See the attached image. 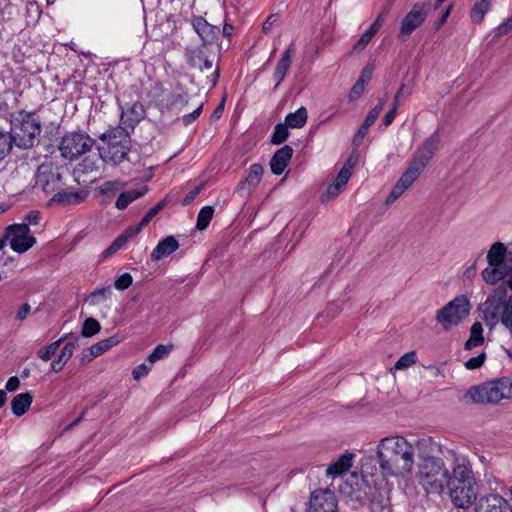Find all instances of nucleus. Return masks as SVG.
I'll return each instance as SVG.
<instances>
[{
	"mask_svg": "<svg viewBox=\"0 0 512 512\" xmlns=\"http://www.w3.org/2000/svg\"><path fill=\"white\" fill-rule=\"evenodd\" d=\"M415 448L400 435L382 438L376 446V457L384 477L399 478L408 475L415 464Z\"/></svg>",
	"mask_w": 512,
	"mask_h": 512,
	"instance_id": "f257e3e1",
	"label": "nucleus"
},
{
	"mask_svg": "<svg viewBox=\"0 0 512 512\" xmlns=\"http://www.w3.org/2000/svg\"><path fill=\"white\" fill-rule=\"evenodd\" d=\"M449 474L445 493L456 508H470L477 499L478 484L469 458L456 456Z\"/></svg>",
	"mask_w": 512,
	"mask_h": 512,
	"instance_id": "f03ea898",
	"label": "nucleus"
},
{
	"mask_svg": "<svg viewBox=\"0 0 512 512\" xmlns=\"http://www.w3.org/2000/svg\"><path fill=\"white\" fill-rule=\"evenodd\" d=\"M438 144L439 136L436 133L424 141L416 151L405 172L392 188L385 201L386 205H390L397 200L418 179L428 162L432 159Z\"/></svg>",
	"mask_w": 512,
	"mask_h": 512,
	"instance_id": "7ed1b4c3",
	"label": "nucleus"
},
{
	"mask_svg": "<svg viewBox=\"0 0 512 512\" xmlns=\"http://www.w3.org/2000/svg\"><path fill=\"white\" fill-rule=\"evenodd\" d=\"M507 294L504 286L494 289L480 304L479 311L490 331L501 324L508 336L512 338V296Z\"/></svg>",
	"mask_w": 512,
	"mask_h": 512,
	"instance_id": "20e7f679",
	"label": "nucleus"
},
{
	"mask_svg": "<svg viewBox=\"0 0 512 512\" xmlns=\"http://www.w3.org/2000/svg\"><path fill=\"white\" fill-rule=\"evenodd\" d=\"M487 266L481 271L482 280L490 286L507 278V285L512 291V255L501 242L493 243L486 255Z\"/></svg>",
	"mask_w": 512,
	"mask_h": 512,
	"instance_id": "39448f33",
	"label": "nucleus"
},
{
	"mask_svg": "<svg viewBox=\"0 0 512 512\" xmlns=\"http://www.w3.org/2000/svg\"><path fill=\"white\" fill-rule=\"evenodd\" d=\"M450 467L441 458L431 457L420 466L416 478L426 495L443 496L447 485Z\"/></svg>",
	"mask_w": 512,
	"mask_h": 512,
	"instance_id": "423d86ee",
	"label": "nucleus"
},
{
	"mask_svg": "<svg viewBox=\"0 0 512 512\" xmlns=\"http://www.w3.org/2000/svg\"><path fill=\"white\" fill-rule=\"evenodd\" d=\"M102 144L98 147L99 157L110 165L122 163L130 151V136L121 126L108 129L101 134Z\"/></svg>",
	"mask_w": 512,
	"mask_h": 512,
	"instance_id": "0eeeda50",
	"label": "nucleus"
},
{
	"mask_svg": "<svg viewBox=\"0 0 512 512\" xmlns=\"http://www.w3.org/2000/svg\"><path fill=\"white\" fill-rule=\"evenodd\" d=\"M12 132L18 147L31 148L41 133L39 117L33 112L19 111L12 120Z\"/></svg>",
	"mask_w": 512,
	"mask_h": 512,
	"instance_id": "6e6552de",
	"label": "nucleus"
},
{
	"mask_svg": "<svg viewBox=\"0 0 512 512\" xmlns=\"http://www.w3.org/2000/svg\"><path fill=\"white\" fill-rule=\"evenodd\" d=\"M471 305L466 295L456 296L436 313L437 323L449 331L458 326L470 313Z\"/></svg>",
	"mask_w": 512,
	"mask_h": 512,
	"instance_id": "1a4fd4ad",
	"label": "nucleus"
},
{
	"mask_svg": "<svg viewBox=\"0 0 512 512\" xmlns=\"http://www.w3.org/2000/svg\"><path fill=\"white\" fill-rule=\"evenodd\" d=\"M94 142V139L85 132H68L64 134L59 143V151L64 159L75 161L89 152Z\"/></svg>",
	"mask_w": 512,
	"mask_h": 512,
	"instance_id": "9d476101",
	"label": "nucleus"
},
{
	"mask_svg": "<svg viewBox=\"0 0 512 512\" xmlns=\"http://www.w3.org/2000/svg\"><path fill=\"white\" fill-rule=\"evenodd\" d=\"M431 5V0H425L412 5L411 9L405 14L400 23L398 32L400 39L407 40L416 29L423 25L431 9Z\"/></svg>",
	"mask_w": 512,
	"mask_h": 512,
	"instance_id": "9b49d317",
	"label": "nucleus"
},
{
	"mask_svg": "<svg viewBox=\"0 0 512 512\" xmlns=\"http://www.w3.org/2000/svg\"><path fill=\"white\" fill-rule=\"evenodd\" d=\"M501 378L484 382L469 388L465 394L472 402L477 404H497L504 400Z\"/></svg>",
	"mask_w": 512,
	"mask_h": 512,
	"instance_id": "f8f14e48",
	"label": "nucleus"
},
{
	"mask_svg": "<svg viewBox=\"0 0 512 512\" xmlns=\"http://www.w3.org/2000/svg\"><path fill=\"white\" fill-rule=\"evenodd\" d=\"M5 239L10 248L16 253H25L36 243V239L30 233V228L18 223L9 225L5 231Z\"/></svg>",
	"mask_w": 512,
	"mask_h": 512,
	"instance_id": "ddd939ff",
	"label": "nucleus"
},
{
	"mask_svg": "<svg viewBox=\"0 0 512 512\" xmlns=\"http://www.w3.org/2000/svg\"><path fill=\"white\" fill-rule=\"evenodd\" d=\"M356 160L352 157L348 158L344 163L336 177L333 179L331 184L328 186L326 191L321 196L322 202H328L334 200L338 195L341 194L349 179L352 176L353 169L355 167Z\"/></svg>",
	"mask_w": 512,
	"mask_h": 512,
	"instance_id": "4468645a",
	"label": "nucleus"
},
{
	"mask_svg": "<svg viewBox=\"0 0 512 512\" xmlns=\"http://www.w3.org/2000/svg\"><path fill=\"white\" fill-rule=\"evenodd\" d=\"M338 501L329 489H318L311 493L308 512H337Z\"/></svg>",
	"mask_w": 512,
	"mask_h": 512,
	"instance_id": "2eb2a0df",
	"label": "nucleus"
},
{
	"mask_svg": "<svg viewBox=\"0 0 512 512\" xmlns=\"http://www.w3.org/2000/svg\"><path fill=\"white\" fill-rule=\"evenodd\" d=\"M146 111L140 102H134L127 108L121 109L120 124L125 130L134 129L135 126L145 118Z\"/></svg>",
	"mask_w": 512,
	"mask_h": 512,
	"instance_id": "dca6fc26",
	"label": "nucleus"
},
{
	"mask_svg": "<svg viewBox=\"0 0 512 512\" xmlns=\"http://www.w3.org/2000/svg\"><path fill=\"white\" fill-rule=\"evenodd\" d=\"M354 458V453L346 451L344 454L340 455L335 461L328 465L326 469V476L331 479H336L343 476L352 467Z\"/></svg>",
	"mask_w": 512,
	"mask_h": 512,
	"instance_id": "f3484780",
	"label": "nucleus"
},
{
	"mask_svg": "<svg viewBox=\"0 0 512 512\" xmlns=\"http://www.w3.org/2000/svg\"><path fill=\"white\" fill-rule=\"evenodd\" d=\"M192 26L204 44L213 43L220 35V28L209 24L201 16L192 19Z\"/></svg>",
	"mask_w": 512,
	"mask_h": 512,
	"instance_id": "a211bd4d",
	"label": "nucleus"
},
{
	"mask_svg": "<svg viewBox=\"0 0 512 512\" xmlns=\"http://www.w3.org/2000/svg\"><path fill=\"white\" fill-rule=\"evenodd\" d=\"M293 155V149L289 145H284L278 149L270 160V169L274 175H281L287 168Z\"/></svg>",
	"mask_w": 512,
	"mask_h": 512,
	"instance_id": "6ab92c4d",
	"label": "nucleus"
},
{
	"mask_svg": "<svg viewBox=\"0 0 512 512\" xmlns=\"http://www.w3.org/2000/svg\"><path fill=\"white\" fill-rule=\"evenodd\" d=\"M179 248L178 240L170 235L161 239L156 247L152 250L150 254V258L152 261L157 262L161 259L168 257L172 253H174Z\"/></svg>",
	"mask_w": 512,
	"mask_h": 512,
	"instance_id": "aec40b11",
	"label": "nucleus"
},
{
	"mask_svg": "<svg viewBox=\"0 0 512 512\" xmlns=\"http://www.w3.org/2000/svg\"><path fill=\"white\" fill-rule=\"evenodd\" d=\"M477 512H512L509 502L498 494L487 495Z\"/></svg>",
	"mask_w": 512,
	"mask_h": 512,
	"instance_id": "412c9836",
	"label": "nucleus"
},
{
	"mask_svg": "<svg viewBox=\"0 0 512 512\" xmlns=\"http://www.w3.org/2000/svg\"><path fill=\"white\" fill-rule=\"evenodd\" d=\"M294 54L293 45H290L281 55L280 60L278 61L275 70H274V78L276 79V87L280 85V83L284 80L290 66L292 63V55Z\"/></svg>",
	"mask_w": 512,
	"mask_h": 512,
	"instance_id": "4be33fe9",
	"label": "nucleus"
},
{
	"mask_svg": "<svg viewBox=\"0 0 512 512\" xmlns=\"http://www.w3.org/2000/svg\"><path fill=\"white\" fill-rule=\"evenodd\" d=\"M85 198L84 191L61 190L54 194L50 201L61 205H71L81 203Z\"/></svg>",
	"mask_w": 512,
	"mask_h": 512,
	"instance_id": "5701e85b",
	"label": "nucleus"
},
{
	"mask_svg": "<svg viewBox=\"0 0 512 512\" xmlns=\"http://www.w3.org/2000/svg\"><path fill=\"white\" fill-rule=\"evenodd\" d=\"M384 107V101L381 100L374 108H372L367 114L363 124L360 126L359 130L354 136V141H361L365 135L367 134L370 126L373 125L375 120L380 115L382 109Z\"/></svg>",
	"mask_w": 512,
	"mask_h": 512,
	"instance_id": "b1692460",
	"label": "nucleus"
},
{
	"mask_svg": "<svg viewBox=\"0 0 512 512\" xmlns=\"http://www.w3.org/2000/svg\"><path fill=\"white\" fill-rule=\"evenodd\" d=\"M121 339L118 336H111L107 339H103L101 341H98L97 343L93 344L89 348V355L85 356V358L88 361L93 360L94 358L98 357L99 355L103 354L110 348L116 346L119 344Z\"/></svg>",
	"mask_w": 512,
	"mask_h": 512,
	"instance_id": "393cba45",
	"label": "nucleus"
},
{
	"mask_svg": "<svg viewBox=\"0 0 512 512\" xmlns=\"http://www.w3.org/2000/svg\"><path fill=\"white\" fill-rule=\"evenodd\" d=\"M493 0H475L470 10V20L473 24H481L485 15L491 10Z\"/></svg>",
	"mask_w": 512,
	"mask_h": 512,
	"instance_id": "a878e982",
	"label": "nucleus"
},
{
	"mask_svg": "<svg viewBox=\"0 0 512 512\" xmlns=\"http://www.w3.org/2000/svg\"><path fill=\"white\" fill-rule=\"evenodd\" d=\"M33 401V397L30 393H20L13 397L11 401V409L15 416L24 415L30 408Z\"/></svg>",
	"mask_w": 512,
	"mask_h": 512,
	"instance_id": "bb28decb",
	"label": "nucleus"
},
{
	"mask_svg": "<svg viewBox=\"0 0 512 512\" xmlns=\"http://www.w3.org/2000/svg\"><path fill=\"white\" fill-rule=\"evenodd\" d=\"M146 192V187L124 191L118 196L115 202V207L118 210H124L128 207L130 203L144 196Z\"/></svg>",
	"mask_w": 512,
	"mask_h": 512,
	"instance_id": "cd10ccee",
	"label": "nucleus"
},
{
	"mask_svg": "<svg viewBox=\"0 0 512 512\" xmlns=\"http://www.w3.org/2000/svg\"><path fill=\"white\" fill-rule=\"evenodd\" d=\"M483 343V326L480 322H475L470 327V335L469 338L464 343V349L469 351L475 347L483 345Z\"/></svg>",
	"mask_w": 512,
	"mask_h": 512,
	"instance_id": "c85d7f7f",
	"label": "nucleus"
},
{
	"mask_svg": "<svg viewBox=\"0 0 512 512\" xmlns=\"http://www.w3.org/2000/svg\"><path fill=\"white\" fill-rule=\"evenodd\" d=\"M75 345L73 343H67L62 348L60 354L52 361L51 370L55 373L60 372L67 361L72 357L74 353Z\"/></svg>",
	"mask_w": 512,
	"mask_h": 512,
	"instance_id": "c756f323",
	"label": "nucleus"
},
{
	"mask_svg": "<svg viewBox=\"0 0 512 512\" xmlns=\"http://www.w3.org/2000/svg\"><path fill=\"white\" fill-rule=\"evenodd\" d=\"M308 119L307 109L302 106L296 111L288 113L285 117V124L290 128H302Z\"/></svg>",
	"mask_w": 512,
	"mask_h": 512,
	"instance_id": "7c9ffc66",
	"label": "nucleus"
},
{
	"mask_svg": "<svg viewBox=\"0 0 512 512\" xmlns=\"http://www.w3.org/2000/svg\"><path fill=\"white\" fill-rule=\"evenodd\" d=\"M263 171V166L261 164L256 163L251 165L248 174L241 185L248 184L251 187H256L261 182Z\"/></svg>",
	"mask_w": 512,
	"mask_h": 512,
	"instance_id": "2f4dec72",
	"label": "nucleus"
},
{
	"mask_svg": "<svg viewBox=\"0 0 512 512\" xmlns=\"http://www.w3.org/2000/svg\"><path fill=\"white\" fill-rule=\"evenodd\" d=\"M214 214V209L212 206H204L200 209L197 216L196 227L198 230H205L209 223L211 222Z\"/></svg>",
	"mask_w": 512,
	"mask_h": 512,
	"instance_id": "473e14b6",
	"label": "nucleus"
},
{
	"mask_svg": "<svg viewBox=\"0 0 512 512\" xmlns=\"http://www.w3.org/2000/svg\"><path fill=\"white\" fill-rule=\"evenodd\" d=\"M288 128L289 127L285 123L276 124L271 135L270 142L275 145L285 142L289 136Z\"/></svg>",
	"mask_w": 512,
	"mask_h": 512,
	"instance_id": "72a5a7b5",
	"label": "nucleus"
},
{
	"mask_svg": "<svg viewBox=\"0 0 512 512\" xmlns=\"http://www.w3.org/2000/svg\"><path fill=\"white\" fill-rule=\"evenodd\" d=\"M173 349V344H159L153 351L148 355L147 360L150 363H154L160 359L167 357Z\"/></svg>",
	"mask_w": 512,
	"mask_h": 512,
	"instance_id": "f704fd0d",
	"label": "nucleus"
},
{
	"mask_svg": "<svg viewBox=\"0 0 512 512\" xmlns=\"http://www.w3.org/2000/svg\"><path fill=\"white\" fill-rule=\"evenodd\" d=\"M67 338V335L59 338L58 340L52 342L51 344L43 347L39 350L38 357L43 361H48L55 354L56 350L60 346V344Z\"/></svg>",
	"mask_w": 512,
	"mask_h": 512,
	"instance_id": "c9c22d12",
	"label": "nucleus"
},
{
	"mask_svg": "<svg viewBox=\"0 0 512 512\" xmlns=\"http://www.w3.org/2000/svg\"><path fill=\"white\" fill-rule=\"evenodd\" d=\"M417 361L416 351L404 353L394 364L396 370H404L415 364Z\"/></svg>",
	"mask_w": 512,
	"mask_h": 512,
	"instance_id": "e433bc0d",
	"label": "nucleus"
},
{
	"mask_svg": "<svg viewBox=\"0 0 512 512\" xmlns=\"http://www.w3.org/2000/svg\"><path fill=\"white\" fill-rule=\"evenodd\" d=\"M13 141L14 139L10 133L0 130V159L5 158L10 153Z\"/></svg>",
	"mask_w": 512,
	"mask_h": 512,
	"instance_id": "4c0bfd02",
	"label": "nucleus"
},
{
	"mask_svg": "<svg viewBox=\"0 0 512 512\" xmlns=\"http://www.w3.org/2000/svg\"><path fill=\"white\" fill-rule=\"evenodd\" d=\"M100 329V323L96 319L87 318L82 325L81 334L84 337H92L99 333Z\"/></svg>",
	"mask_w": 512,
	"mask_h": 512,
	"instance_id": "58836bf2",
	"label": "nucleus"
},
{
	"mask_svg": "<svg viewBox=\"0 0 512 512\" xmlns=\"http://www.w3.org/2000/svg\"><path fill=\"white\" fill-rule=\"evenodd\" d=\"M375 34L376 33L368 27V29L361 34L358 41L354 44L353 51L362 52L367 47Z\"/></svg>",
	"mask_w": 512,
	"mask_h": 512,
	"instance_id": "ea45409f",
	"label": "nucleus"
},
{
	"mask_svg": "<svg viewBox=\"0 0 512 512\" xmlns=\"http://www.w3.org/2000/svg\"><path fill=\"white\" fill-rule=\"evenodd\" d=\"M133 284V277L130 273L125 272L119 275L114 281V287L118 291H124Z\"/></svg>",
	"mask_w": 512,
	"mask_h": 512,
	"instance_id": "a19ab883",
	"label": "nucleus"
},
{
	"mask_svg": "<svg viewBox=\"0 0 512 512\" xmlns=\"http://www.w3.org/2000/svg\"><path fill=\"white\" fill-rule=\"evenodd\" d=\"M487 354L485 351H482L477 356L471 357L464 362V367L467 370H475L480 368L486 361Z\"/></svg>",
	"mask_w": 512,
	"mask_h": 512,
	"instance_id": "79ce46f5",
	"label": "nucleus"
},
{
	"mask_svg": "<svg viewBox=\"0 0 512 512\" xmlns=\"http://www.w3.org/2000/svg\"><path fill=\"white\" fill-rule=\"evenodd\" d=\"M512 31V14L501 24L493 29L495 38H501Z\"/></svg>",
	"mask_w": 512,
	"mask_h": 512,
	"instance_id": "37998d69",
	"label": "nucleus"
},
{
	"mask_svg": "<svg viewBox=\"0 0 512 512\" xmlns=\"http://www.w3.org/2000/svg\"><path fill=\"white\" fill-rule=\"evenodd\" d=\"M110 292V286L96 288L94 291L91 292L89 296V301L93 305L98 304L100 301L104 300Z\"/></svg>",
	"mask_w": 512,
	"mask_h": 512,
	"instance_id": "c03bdc74",
	"label": "nucleus"
},
{
	"mask_svg": "<svg viewBox=\"0 0 512 512\" xmlns=\"http://www.w3.org/2000/svg\"><path fill=\"white\" fill-rule=\"evenodd\" d=\"M126 244L125 238L118 236L110 246L103 252V257L108 258L119 251Z\"/></svg>",
	"mask_w": 512,
	"mask_h": 512,
	"instance_id": "a18cd8bd",
	"label": "nucleus"
},
{
	"mask_svg": "<svg viewBox=\"0 0 512 512\" xmlns=\"http://www.w3.org/2000/svg\"><path fill=\"white\" fill-rule=\"evenodd\" d=\"M83 173H92L99 170V161L97 158H85L80 164Z\"/></svg>",
	"mask_w": 512,
	"mask_h": 512,
	"instance_id": "49530a36",
	"label": "nucleus"
},
{
	"mask_svg": "<svg viewBox=\"0 0 512 512\" xmlns=\"http://www.w3.org/2000/svg\"><path fill=\"white\" fill-rule=\"evenodd\" d=\"M41 219V215L37 210H31L25 217L23 218V222L19 223L20 225H25L29 228L31 225L36 226L39 224Z\"/></svg>",
	"mask_w": 512,
	"mask_h": 512,
	"instance_id": "de8ad7c7",
	"label": "nucleus"
},
{
	"mask_svg": "<svg viewBox=\"0 0 512 512\" xmlns=\"http://www.w3.org/2000/svg\"><path fill=\"white\" fill-rule=\"evenodd\" d=\"M165 206V201H161L152 207L141 220V226H146L153 219V217L161 211Z\"/></svg>",
	"mask_w": 512,
	"mask_h": 512,
	"instance_id": "09e8293b",
	"label": "nucleus"
},
{
	"mask_svg": "<svg viewBox=\"0 0 512 512\" xmlns=\"http://www.w3.org/2000/svg\"><path fill=\"white\" fill-rule=\"evenodd\" d=\"M203 107H204V104L203 103H200L197 108L192 111L191 113L189 114H185L182 116V122L185 126H188L190 125L191 123H193L201 114L202 110H203Z\"/></svg>",
	"mask_w": 512,
	"mask_h": 512,
	"instance_id": "8fccbe9b",
	"label": "nucleus"
},
{
	"mask_svg": "<svg viewBox=\"0 0 512 512\" xmlns=\"http://www.w3.org/2000/svg\"><path fill=\"white\" fill-rule=\"evenodd\" d=\"M502 392L504 394V399L512 400V378L510 377H502Z\"/></svg>",
	"mask_w": 512,
	"mask_h": 512,
	"instance_id": "3c124183",
	"label": "nucleus"
},
{
	"mask_svg": "<svg viewBox=\"0 0 512 512\" xmlns=\"http://www.w3.org/2000/svg\"><path fill=\"white\" fill-rule=\"evenodd\" d=\"M145 226H141V222L137 225V226H130L128 227L121 235H119L120 237H124L125 238V242L127 243V241L132 238V237H135L136 235H138L141 230L144 228Z\"/></svg>",
	"mask_w": 512,
	"mask_h": 512,
	"instance_id": "603ef678",
	"label": "nucleus"
},
{
	"mask_svg": "<svg viewBox=\"0 0 512 512\" xmlns=\"http://www.w3.org/2000/svg\"><path fill=\"white\" fill-rule=\"evenodd\" d=\"M197 59L199 60V69L201 71L210 70L213 68V61L208 59V57L202 53L197 55Z\"/></svg>",
	"mask_w": 512,
	"mask_h": 512,
	"instance_id": "864d4df0",
	"label": "nucleus"
},
{
	"mask_svg": "<svg viewBox=\"0 0 512 512\" xmlns=\"http://www.w3.org/2000/svg\"><path fill=\"white\" fill-rule=\"evenodd\" d=\"M30 311H31L30 304L23 303L16 313V316H15L16 320L20 321V322L24 321L30 314Z\"/></svg>",
	"mask_w": 512,
	"mask_h": 512,
	"instance_id": "5fc2aeb1",
	"label": "nucleus"
},
{
	"mask_svg": "<svg viewBox=\"0 0 512 512\" xmlns=\"http://www.w3.org/2000/svg\"><path fill=\"white\" fill-rule=\"evenodd\" d=\"M203 186L199 185L195 187L193 190H191L182 200V205L187 206L191 204L195 198L198 196V194L201 192Z\"/></svg>",
	"mask_w": 512,
	"mask_h": 512,
	"instance_id": "6e6d98bb",
	"label": "nucleus"
},
{
	"mask_svg": "<svg viewBox=\"0 0 512 512\" xmlns=\"http://www.w3.org/2000/svg\"><path fill=\"white\" fill-rule=\"evenodd\" d=\"M150 371V367H148L146 364H140L138 365L132 372L133 378L135 380H139L142 377H145L148 375Z\"/></svg>",
	"mask_w": 512,
	"mask_h": 512,
	"instance_id": "4d7b16f0",
	"label": "nucleus"
},
{
	"mask_svg": "<svg viewBox=\"0 0 512 512\" xmlns=\"http://www.w3.org/2000/svg\"><path fill=\"white\" fill-rule=\"evenodd\" d=\"M452 7L448 6L441 14L440 18L435 22L434 28L435 30H439L447 21Z\"/></svg>",
	"mask_w": 512,
	"mask_h": 512,
	"instance_id": "13d9d810",
	"label": "nucleus"
},
{
	"mask_svg": "<svg viewBox=\"0 0 512 512\" xmlns=\"http://www.w3.org/2000/svg\"><path fill=\"white\" fill-rule=\"evenodd\" d=\"M374 64L373 63H369L367 64L362 72H361V75L359 78H361L362 80H365V82H369L372 78V74L374 72Z\"/></svg>",
	"mask_w": 512,
	"mask_h": 512,
	"instance_id": "bf43d9fd",
	"label": "nucleus"
},
{
	"mask_svg": "<svg viewBox=\"0 0 512 512\" xmlns=\"http://www.w3.org/2000/svg\"><path fill=\"white\" fill-rule=\"evenodd\" d=\"M387 13L386 12H382L380 13L376 19L374 20V22L369 26V28L371 30H373L375 33L378 32V30L381 28V26L383 25L384 21H385V17H386Z\"/></svg>",
	"mask_w": 512,
	"mask_h": 512,
	"instance_id": "052dcab7",
	"label": "nucleus"
},
{
	"mask_svg": "<svg viewBox=\"0 0 512 512\" xmlns=\"http://www.w3.org/2000/svg\"><path fill=\"white\" fill-rule=\"evenodd\" d=\"M387 13L386 12H382L380 13L376 19L374 20V22L369 26V28L371 30H373L375 33L378 32V30L381 28V26L383 25L384 21H385V17H386Z\"/></svg>",
	"mask_w": 512,
	"mask_h": 512,
	"instance_id": "680f3d73",
	"label": "nucleus"
},
{
	"mask_svg": "<svg viewBox=\"0 0 512 512\" xmlns=\"http://www.w3.org/2000/svg\"><path fill=\"white\" fill-rule=\"evenodd\" d=\"M20 385V380L17 376L10 377L6 384H5V390L8 392H13L18 389Z\"/></svg>",
	"mask_w": 512,
	"mask_h": 512,
	"instance_id": "e2e57ef3",
	"label": "nucleus"
},
{
	"mask_svg": "<svg viewBox=\"0 0 512 512\" xmlns=\"http://www.w3.org/2000/svg\"><path fill=\"white\" fill-rule=\"evenodd\" d=\"M364 92V89L360 87L357 83H355L348 95L349 101H354L356 98H358L362 93Z\"/></svg>",
	"mask_w": 512,
	"mask_h": 512,
	"instance_id": "0e129e2a",
	"label": "nucleus"
},
{
	"mask_svg": "<svg viewBox=\"0 0 512 512\" xmlns=\"http://www.w3.org/2000/svg\"><path fill=\"white\" fill-rule=\"evenodd\" d=\"M224 111V99L221 101V103L214 109L212 112L210 119L211 121H217L220 119Z\"/></svg>",
	"mask_w": 512,
	"mask_h": 512,
	"instance_id": "69168bd1",
	"label": "nucleus"
},
{
	"mask_svg": "<svg viewBox=\"0 0 512 512\" xmlns=\"http://www.w3.org/2000/svg\"><path fill=\"white\" fill-rule=\"evenodd\" d=\"M396 111L397 109H395V107H392L389 111L386 112L383 118V123L385 126H389L393 122L396 115Z\"/></svg>",
	"mask_w": 512,
	"mask_h": 512,
	"instance_id": "338daca9",
	"label": "nucleus"
},
{
	"mask_svg": "<svg viewBox=\"0 0 512 512\" xmlns=\"http://www.w3.org/2000/svg\"><path fill=\"white\" fill-rule=\"evenodd\" d=\"M275 21H276V20L274 19V16H273V15H272V16H269V17L267 18V20H266V21L263 23V25H262V29H263V31H264L265 33L270 32V31H271V29H272V27H273V24H274V22H275Z\"/></svg>",
	"mask_w": 512,
	"mask_h": 512,
	"instance_id": "774afa93",
	"label": "nucleus"
}]
</instances>
